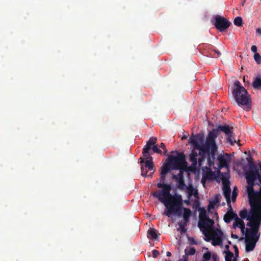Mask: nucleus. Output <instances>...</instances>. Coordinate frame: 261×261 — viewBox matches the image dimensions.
Segmentation results:
<instances>
[{
    "instance_id": "nucleus-1",
    "label": "nucleus",
    "mask_w": 261,
    "mask_h": 261,
    "mask_svg": "<svg viewBox=\"0 0 261 261\" xmlns=\"http://www.w3.org/2000/svg\"><path fill=\"white\" fill-rule=\"evenodd\" d=\"M165 178L166 175L160 174L157 187L161 190L152 193V195L154 198H158L160 202L164 204L166 208L164 212V215L168 217L172 215L180 216L183 205L182 196L176 193L173 195L170 194L172 190V184H165Z\"/></svg>"
},
{
    "instance_id": "nucleus-2",
    "label": "nucleus",
    "mask_w": 261,
    "mask_h": 261,
    "mask_svg": "<svg viewBox=\"0 0 261 261\" xmlns=\"http://www.w3.org/2000/svg\"><path fill=\"white\" fill-rule=\"evenodd\" d=\"M212 134L210 132L204 143V137L202 134H197L196 135H192L189 139V143L192 145L194 149L199 151L198 159V164L199 166H201L202 163L207 156L208 165L212 167L214 165L216 152L218 150L216 141H213L212 138Z\"/></svg>"
},
{
    "instance_id": "nucleus-3",
    "label": "nucleus",
    "mask_w": 261,
    "mask_h": 261,
    "mask_svg": "<svg viewBox=\"0 0 261 261\" xmlns=\"http://www.w3.org/2000/svg\"><path fill=\"white\" fill-rule=\"evenodd\" d=\"M249 168L245 172L248 186L247 192L250 199L257 205L261 206V164L258 167L255 165L252 158H247Z\"/></svg>"
},
{
    "instance_id": "nucleus-4",
    "label": "nucleus",
    "mask_w": 261,
    "mask_h": 261,
    "mask_svg": "<svg viewBox=\"0 0 261 261\" xmlns=\"http://www.w3.org/2000/svg\"><path fill=\"white\" fill-rule=\"evenodd\" d=\"M236 87L232 90V94L237 103L240 106H247L251 102L250 95L246 89L241 85L239 81L234 82Z\"/></svg>"
},
{
    "instance_id": "nucleus-5",
    "label": "nucleus",
    "mask_w": 261,
    "mask_h": 261,
    "mask_svg": "<svg viewBox=\"0 0 261 261\" xmlns=\"http://www.w3.org/2000/svg\"><path fill=\"white\" fill-rule=\"evenodd\" d=\"M223 132L227 137V141L231 145H233L237 143L236 140L234 138V134L233 133V128L228 125H219L215 129H213L211 131L212 134V138L214 141H216V139L219 135L220 132Z\"/></svg>"
},
{
    "instance_id": "nucleus-6",
    "label": "nucleus",
    "mask_w": 261,
    "mask_h": 261,
    "mask_svg": "<svg viewBox=\"0 0 261 261\" xmlns=\"http://www.w3.org/2000/svg\"><path fill=\"white\" fill-rule=\"evenodd\" d=\"M143 158H140L141 175L143 176H146L147 172L149 171H152V172L149 175V176H152L155 171L152 157L150 155H148V154H146L145 156H144V154H143Z\"/></svg>"
},
{
    "instance_id": "nucleus-7",
    "label": "nucleus",
    "mask_w": 261,
    "mask_h": 261,
    "mask_svg": "<svg viewBox=\"0 0 261 261\" xmlns=\"http://www.w3.org/2000/svg\"><path fill=\"white\" fill-rule=\"evenodd\" d=\"M168 163L172 170L180 169L187 166L185 155L183 153H177L176 156L171 155L168 159Z\"/></svg>"
},
{
    "instance_id": "nucleus-8",
    "label": "nucleus",
    "mask_w": 261,
    "mask_h": 261,
    "mask_svg": "<svg viewBox=\"0 0 261 261\" xmlns=\"http://www.w3.org/2000/svg\"><path fill=\"white\" fill-rule=\"evenodd\" d=\"M249 218L251 219L247 222V226L259 230L261 224V206H257L256 212L252 211Z\"/></svg>"
},
{
    "instance_id": "nucleus-9",
    "label": "nucleus",
    "mask_w": 261,
    "mask_h": 261,
    "mask_svg": "<svg viewBox=\"0 0 261 261\" xmlns=\"http://www.w3.org/2000/svg\"><path fill=\"white\" fill-rule=\"evenodd\" d=\"M231 22L226 18L220 15L215 16L214 24L216 28L221 32L226 31L230 26Z\"/></svg>"
},
{
    "instance_id": "nucleus-10",
    "label": "nucleus",
    "mask_w": 261,
    "mask_h": 261,
    "mask_svg": "<svg viewBox=\"0 0 261 261\" xmlns=\"http://www.w3.org/2000/svg\"><path fill=\"white\" fill-rule=\"evenodd\" d=\"M223 182V194L226 198V202L228 205L230 204V193L231 189L230 188V182L229 181V176L228 174L224 173L222 177Z\"/></svg>"
},
{
    "instance_id": "nucleus-11",
    "label": "nucleus",
    "mask_w": 261,
    "mask_h": 261,
    "mask_svg": "<svg viewBox=\"0 0 261 261\" xmlns=\"http://www.w3.org/2000/svg\"><path fill=\"white\" fill-rule=\"evenodd\" d=\"M249 202L250 206L251 207V210L249 211V212H248L246 209H244L243 210L241 211L240 212L239 216L241 217L240 218L241 219H246L247 220L249 221V220L251 219V218H250L249 217L251 216L252 212H256V211L257 209V205H256L252 201V200L251 201L250 199H249Z\"/></svg>"
},
{
    "instance_id": "nucleus-12",
    "label": "nucleus",
    "mask_w": 261,
    "mask_h": 261,
    "mask_svg": "<svg viewBox=\"0 0 261 261\" xmlns=\"http://www.w3.org/2000/svg\"><path fill=\"white\" fill-rule=\"evenodd\" d=\"M214 224V220L207 217L204 219L203 220H199L198 224V226L200 229L203 228L205 230H207L211 229H213Z\"/></svg>"
},
{
    "instance_id": "nucleus-13",
    "label": "nucleus",
    "mask_w": 261,
    "mask_h": 261,
    "mask_svg": "<svg viewBox=\"0 0 261 261\" xmlns=\"http://www.w3.org/2000/svg\"><path fill=\"white\" fill-rule=\"evenodd\" d=\"M172 178L177 182L178 184L177 187L179 190H185L187 189V186L185 183L182 171L180 170L177 175L173 174Z\"/></svg>"
},
{
    "instance_id": "nucleus-14",
    "label": "nucleus",
    "mask_w": 261,
    "mask_h": 261,
    "mask_svg": "<svg viewBox=\"0 0 261 261\" xmlns=\"http://www.w3.org/2000/svg\"><path fill=\"white\" fill-rule=\"evenodd\" d=\"M157 141L156 137H151L149 140L147 142L146 145L144 147L143 149L142 154H144V156L148 154L150 155V150L151 149V146L155 145Z\"/></svg>"
},
{
    "instance_id": "nucleus-15",
    "label": "nucleus",
    "mask_w": 261,
    "mask_h": 261,
    "mask_svg": "<svg viewBox=\"0 0 261 261\" xmlns=\"http://www.w3.org/2000/svg\"><path fill=\"white\" fill-rule=\"evenodd\" d=\"M228 205L229 206V210L224 216V221L226 223H230L233 219L235 221V219L238 217L237 214L233 212L231 204Z\"/></svg>"
},
{
    "instance_id": "nucleus-16",
    "label": "nucleus",
    "mask_w": 261,
    "mask_h": 261,
    "mask_svg": "<svg viewBox=\"0 0 261 261\" xmlns=\"http://www.w3.org/2000/svg\"><path fill=\"white\" fill-rule=\"evenodd\" d=\"M258 231L256 228L255 229L253 227L246 228L245 231L246 232V239L252 240L257 238L258 240L259 238V234H258Z\"/></svg>"
},
{
    "instance_id": "nucleus-17",
    "label": "nucleus",
    "mask_w": 261,
    "mask_h": 261,
    "mask_svg": "<svg viewBox=\"0 0 261 261\" xmlns=\"http://www.w3.org/2000/svg\"><path fill=\"white\" fill-rule=\"evenodd\" d=\"M237 227L240 228L241 232L243 234L245 233V231L246 229L245 226V223L243 220L239 218L238 216L235 219V221H234L232 225V227L234 229H236Z\"/></svg>"
},
{
    "instance_id": "nucleus-18",
    "label": "nucleus",
    "mask_w": 261,
    "mask_h": 261,
    "mask_svg": "<svg viewBox=\"0 0 261 261\" xmlns=\"http://www.w3.org/2000/svg\"><path fill=\"white\" fill-rule=\"evenodd\" d=\"M258 242V239L256 238L254 240H249L246 239V251L248 252L252 251L254 250L256 243Z\"/></svg>"
},
{
    "instance_id": "nucleus-19",
    "label": "nucleus",
    "mask_w": 261,
    "mask_h": 261,
    "mask_svg": "<svg viewBox=\"0 0 261 261\" xmlns=\"http://www.w3.org/2000/svg\"><path fill=\"white\" fill-rule=\"evenodd\" d=\"M225 155L227 156V158H226V156L224 155H220L217 158V160L219 162V167L220 168L228 167L227 158L228 157V154L226 153Z\"/></svg>"
},
{
    "instance_id": "nucleus-20",
    "label": "nucleus",
    "mask_w": 261,
    "mask_h": 261,
    "mask_svg": "<svg viewBox=\"0 0 261 261\" xmlns=\"http://www.w3.org/2000/svg\"><path fill=\"white\" fill-rule=\"evenodd\" d=\"M197 156L198 153L195 149L192 150L190 154V161L192 163V166L195 167L197 164Z\"/></svg>"
},
{
    "instance_id": "nucleus-21",
    "label": "nucleus",
    "mask_w": 261,
    "mask_h": 261,
    "mask_svg": "<svg viewBox=\"0 0 261 261\" xmlns=\"http://www.w3.org/2000/svg\"><path fill=\"white\" fill-rule=\"evenodd\" d=\"M187 189H188V198L190 199L191 197L193 195L195 198L198 197V192L197 189H195L193 188L192 186H190L187 187Z\"/></svg>"
},
{
    "instance_id": "nucleus-22",
    "label": "nucleus",
    "mask_w": 261,
    "mask_h": 261,
    "mask_svg": "<svg viewBox=\"0 0 261 261\" xmlns=\"http://www.w3.org/2000/svg\"><path fill=\"white\" fill-rule=\"evenodd\" d=\"M223 252L226 254L225 261H237V258L234 257L233 252L230 250H224Z\"/></svg>"
},
{
    "instance_id": "nucleus-23",
    "label": "nucleus",
    "mask_w": 261,
    "mask_h": 261,
    "mask_svg": "<svg viewBox=\"0 0 261 261\" xmlns=\"http://www.w3.org/2000/svg\"><path fill=\"white\" fill-rule=\"evenodd\" d=\"M171 169V166L167 161V163L164 164L161 168V174L166 175L168 173Z\"/></svg>"
},
{
    "instance_id": "nucleus-24",
    "label": "nucleus",
    "mask_w": 261,
    "mask_h": 261,
    "mask_svg": "<svg viewBox=\"0 0 261 261\" xmlns=\"http://www.w3.org/2000/svg\"><path fill=\"white\" fill-rule=\"evenodd\" d=\"M252 86L255 89H261V78L260 77H256L253 83Z\"/></svg>"
},
{
    "instance_id": "nucleus-25",
    "label": "nucleus",
    "mask_w": 261,
    "mask_h": 261,
    "mask_svg": "<svg viewBox=\"0 0 261 261\" xmlns=\"http://www.w3.org/2000/svg\"><path fill=\"white\" fill-rule=\"evenodd\" d=\"M223 234V233L220 229H216L214 230L211 238H222Z\"/></svg>"
},
{
    "instance_id": "nucleus-26",
    "label": "nucleus",
    "mask_w": 261,
    "mask_h": 261,
    "mask_svg": "<svg viewBox=\"0 0 261 261\" xmlns=\"http://www.w3.org/2000/svg\"><path fill=\"white\" fill-rule=\"evenodd\" d=\"M188 223L186 222H179L178 223V225L180 229V231L181 233H184L186 232L187 229L186 228V226L188 225Z\"/></svg>"
},
{
    "instance_id": "nucleus-27",
    "label": "nucleus",
    "mask_w": 261,
    "mask_h": 261,
    "mask_svg": "<svg viewBox=\"0 0 261 261\" xmlns=\"http://www.w3.org/2000/svg\"><path fill=\"white\" fill-rule=\"evenodd\" d=\"M221 55V52L216 48H213L210 53V55L214 58H218Z\"/></svg>"
},
{
    "instance_id": "nucleus-28",
    "label": "nucleus",
    "mask_w": 261,
    "mask_h": 261,
    "mask_svg": "<svg viewBox=\"0 0 261 261\" xmlns=\"http://www.w3.org/2000/svg\"><path fill=\"white\" fill-rule=\"evenodd\" d=\"M182 210L184 211L183 218H190L192 214L191 210L186 207H184Z\"/></svg>"
},
{
    "instance_id": "nucleus-29",
    "label": "nucleus",
    "mask_w": 261,
    "mask_h": 261,
    "mask_svg": "<svg viewBox=\"0 0 261 261\" xmlns=\"http://www.w3.org/2000/svg\"><path fill=\"white\" fill-rule=\"evenodd\" d=\"M148 234H149L153 239H157L158 236L156 234V230L154 229H150L148 230Z\"/></svg>"
},
{
    "instance_id": "nucleus-30",
    "label": "nucleus",
    "mask_w": 261,
    "mask_h": 261,
    "mask_svg": "<svg viewBox=\"0 0 261 261\" xmlns=\"http://www.w3.org/2000/svg\"><path fill=\"white\" fill-rule=\"evenodd\" d=\"M212 240V244L214 246L220 245L222 242V239L221 238H211Z\"/></svg>"
},
{
    "instance_id": "nucleus-31",
    "label": "nucleus",
    "mask_w": 261,
    "mask_h": 261,
    "mask_svg": "<svg viewBox=\"0 0 261 261\" xmlns=\"http://www.w3.org/2000/svg\"><path fill=\"white\" fill-rule=\"evenodd\" d=\"M234 25L240 27L242 25V19L241 17H237L234 19Z\"/></svg>"
},
{
    "instance_id": "nucleus-32",
    "label": "nucleus",
    "mask_w": 261,
    "mask_h": 261,
    "mask_svg": "<svg viewBox=\"0 0 261 261\" xmlns=\"http://www.w3.org/2000/svg\"><path fill=\"white\" fill-rule=\"evenodd\" d=\"M211 253L210 252H206L203 253L201 261H208L211 259Z\"/></svg>"
},
{
    "instance_id": "nucleus-33",
    "label": "nucleus",
    "mask_w": 261,
    "mask_h": 261,
    "mask_svg": "<svg viewBox=\"0 0 261 261\" xmlns=\"http://www.w3.org/2000/svg\"><path fill=\"white\" fill-rule=\"evenodd\" d=\"M196 252V250L194 247L190 248L188 250H185V253L187 255H194Z\"/></svg>"
},
{
    "instance_id": "nucleus-34",
    "label": "nucleus",
    "mask_w": 261,
    "mask_h": 261,
    "mask_svg": "<svg viewBox=\"0 0 261 261\" xmlns=\"http://www.w3.org/2000/svg\"><path fill=\"white\" fill-rule=\"evenodd\" d=\"M207 217H208L206 216V211L204 208L201 209L199 214V220H203Z\"/></svg>"
},
{
    "instance_id": "nucleus-35",
    "label": "nucleus",
    "mask_w": 261,
    "mask_h": 261,
    "mask_svg": "<svg viewBox=\"0 0 261 261\" xmlns=\"http://www.w3.org/2000/svg\"><path fill=\"white\" fill-rule=\"evenodd\" d=\"M237 187H234L233 189L232 193V201L234 202L236 200V198L238 195L237 192Z\"/></svg>"
},
{
    "instance_id": "nucleus-36",
    "label": "nucleus",
    "mask_w": 261,
    "mask_h": 261,
    "mask_svg": "<svg viewBox=\"0 0 261 261\" xmlns=\"http://www.w3.org/2000/svg\"><path fill=\"white\" fill-rule=\"evenodd\" d=\"M254 59L258 64L261 63V56L258 53H255L254 55Z\"/></svg>"
},
{
    "instance_id": "nucleus-37",
    "label": "nucleus",
    "mask_w": 261,
    "mask_h": 261,
    "mask_svg": "<svg viewBox=\"0 0 261 261\" xmlns=\"http://www.w3.org/2000/svg\"><path fill=\"white\" fill-rule=\"evenodd\" d=\"M151 149L153 150L154 152L159 154H161L162 153V151L161 149H159L157 145H156L151 146Z\"/></svg>"
},
{
    "instance_id": "nucleus-38",
    "label": "nucleus",
    "mask_w": 261,
    "mask_h": 261,
    "mask_svg": "<svg viewBox=\"0 0 261 261\" xmlns=\"http://www.w3.org/2000/svg\"><path fill=\"white\" fill-rule=\"evenodd\" d=\"M159 147L163 149V150L164 151V154L166 155L168 151L166 148L165 144L164 143H161Z\"/></svg>"
},
{
    "instance_id": "nucleus-39",
    "label": "nucleus",
    "mask_w": 261,
    "mask_h": 261,
    "mask_svg": "<svg viewBox=\"0 0 261 261\" xmlns=\"http://www.w3.org/2000/svg\"><path fill=\"white\" fill-rule=\"evenodd\" d=\"M216 203L215 201H210L209 204L208 205V209L210 210L211 209H213L214 208L215 205Z\"/></svg>"
},
{
    "instance_id": "nucleus-40",
    "label": "nucleus",
    "mask_w": 261,
    "mask_h": 261,
    "mask_svg": "<svg viewBox=\"0 0 261 261\" xmlns=\"http://www.w3.org/2000/svg\"><path fill=\"white\" fill-rule=\"evenodd\" d=\"M212 258L213 261H219V257L216 253H213Z\"/></svg>"
},
{
    "instance_id": "nucleus-41",
    "label": "nucleus",
    "mask_w": 261,
    "mask_h": 261,
    "mask_svg": "<svg viewBox=\"0 0 261 261\" xmlns=\"http://www.w3.org/2000/svg\"><path fill=\"white\" fill-rule=\"evenodd\" d=\"M152 256L154 258L156 257L159 255V252L156 250H153L152 251Z\"/></svg>"
},
{
    "instance_id": "nucleus-42",
    "label": "nucleus",
    "mask_w": 261,
    "mask_h": 261,
    "mask_svg": "<svg viewBox=\"0 0 261 261\" xmlns=\"http://www.w3.org/2000/svg\"><path fill=\"white\" fill-rule=\"evenodd\" d=\"M233 248L234 249V253H235V255H236L235 257H238L239 256V249L236 245H234L233 246Z\"/></svg>"
},
{
    "instance_id": "nucleus-43",
    "label": "nucleus",
    "mask_w": 261,
    "mask_h": 261,
    "mask_svg": "<svg viewBox=\"0 0 261 261\" xmlns=\"http://www.w3.org/2000/svg\"><path fill=\"white\" fill-rule=\"evenodd\" d=\"M251 50L252 52L256 53L257 50V47L255 45H252L251 47Z\"/></svg>"
},
{
    "instance_id": "nucleus-44",
    "label": "nucleus",
    "mask_w": 261,
    "mask_h": 261,
    "mask_svg": "<svg viewBox=\"0 0 261 261\" xmlns=\"http://www.w3.org/2000/svg\"><path fill=\"white\" fill-rule=\"evenodd\" d=\"M256 33L258 35H261V28H257L256 30Z\"/></svg>"
},
{
    "instance_id": "nucleus-45",
    "label": "nucleus",
    "mask_w": 261,
    "mask_h": 261,
    "mask_svg": "<svg viewBox=\"0 0 261 261\" xmlns=\"http://www.w3.org/2000/svg\"><path fill=\"white\" fill-rule=\"evenodd\" d=\"M231 238H232L233 239H237L239 238L237 234H235L233 233H231Z\"/></svg>"
},
{
    "instance_id": "nucleus-46",
    "label": "nucleus",
    "mask_w": 261,
    "mask_h": 261,
    "mask_svg": "<svg viewBox=\"0 0 261 261\" xmlns=\"http://www.w3.org/2000/svg\"><path fill=\"white\" fill-rule=\"evenodd\" d=\"M184 221L188 223L190 221V218H184Z\"/></svg>"
},
{
    "instance_id": "nucleus-47",
    "label": "nucleus",
    "mask_w": 261,
    "mask_h": 261,
    "mask_svg": "<svg viewBox=\"0 0 261 261\" xmlns=\"http://www.w3.org/2000/svg\"><path fill=\"white\" fill-rule=\"evenodd\" d=\"M184 202L187 204V205H189L190 204V200H185L184 201Z\"/></svg>"
},
{
    "instance_id": "nucleus-48",
    "label": "nucleus",
    "mask_w": 261,
    "mask_h": 261,
    "mask_svg": "<svg viewBox=\"0 0 261 261\" xmlns=\"http://www.w3.org/2000/svg\"><path fill=\"white\" fill-rule=\"evenodd\" d=\"M166 255H167V256H169V257L171 256V253L170 252H169V251H167L166 252Z\"/></svg>"
},
{
    "instance_id": "nucleus-49",
    "label": "nucleus",
    "mask_w": 261,
    "mask_h": 261,
    "mask_svg": "<svg viewBox=\"0 0 261 261\" xmlns=\"http://www.w3.org/2000/svg\"><path fill=\"white\" fill-rule=\"evenodd\" d=\"M229 245H226L225 246V249H226V250H229Z\"/></svg>"
},
{
    "instance_id": "nucleus-50",
    "label": "nucleus",
    "mask_w": 261,
    "mask_h": 261,
    "mask_svg": "<svg viewBox=\"0 0 261 261\" xmlns=\"http://www.w3.org/2000/svg\"><path fill=\"white\" fill-rule=\"evenodd\" d=\"M184 261H188L187 259H185Z\"/></svg>"
},
{
    "instance_id": "nucleus-51",
    "label": "nucleus",
    "mask_w": 261,
    "mask_h": 261,
    "mask_svg": "<svg viewBox=\"0 0 261 261\" xmlns=\"http://www.w3.org/2000/svg\"><path fill=\"white\" fill-rule=\"evenodd\" d=\"M228 243H229V244H230V243H231L230 241H229V242H228Z\"/></svg>"
},
{
    "instance_id": "nucleus-52",
    "label": "nucleus",
    "mask_w": 261,
    "mask_h": 261,
    "mask_svg": "<svg viewBox=\"0 0 261 261\" xmlns=\"http://www.w3.org/2000/svg\"><path fill=\"white\" fill-rule=\"evenodd\" d=\"M260 1H261V0H260Z\"/></svg>"
}]
</instances>
